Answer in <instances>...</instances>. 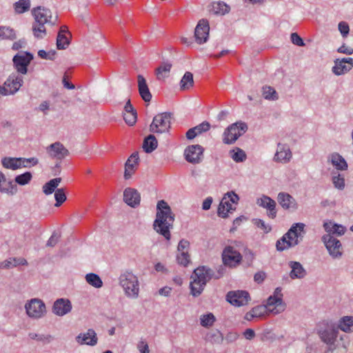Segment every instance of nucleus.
<instances>
[{
	"instance_id": "nucleus-1",
	"label": "nucleus",
	"mask_w": 353,
	"mask_h": 353,
	"mask_svg": "<svg viewBox=\"0 0 353 353\" xmlns=\"http://www.w3.org/2000/svg\"><path fill=\"white\" fill-rule=\"evenodd\" d=\"M157 210L153 228L157 233L163 236L166 240H170L171 237L170 230L173 226L174 215L168 203L164 200H161L157 203Z\"/></svg>"
},
{
	"instance_id": "nucleus-2",
	"label": "nucleus",
	"mask_w": 353,
	"mask_h": 353,
	"mask_svg": "<svg viewBox=\"0 0 353 353\" xmlns=\"http://www.w3.org/2000/svg\"><path fill=\"white\" fill-rule=\"evenodd\" d=\"M305 227L303 223L292 224L289 230L276 241V250L281 252L297 245L303 238Z\"/></svg>"
},
{
	"instance_id": "nucleus-3",
	"label": "nucleus",
	"mask_w": 353,
	"mask_h": 353,
	"mask_svg": "<svg viewBox=\"0 0 353 353\" xmlns=\"http://www.w3.org/2000/svg\"><path fill=\"white\" fill-rule=\"evenodd\" d=\"M219 279V276H216L210 268L205 266L199 267L194 270L191 276L190 290L191 294L194 296H198L203 292L205 285L211 279Z\"/></svg>"
},
{
	"instance_id": "nucleus-4",
	"label": "nucleus",
	"mask_w": 353,
	"mask_h": 353,
	"mask_svg": "<svg viewBox=\"0 0 353 353\" xmlns=\"http://www.w3.org/2000/svg\"><path fill=\"white\" fill-rule=\"evenodd\" d=\"M119 285L125 297L135 300L139 296L140 281L138 276L131 271L122 272L119 277Z\"/></svg>"
},
{
	"instance_id": "nucleus-5",
	"label": "nucleus",
	"mask_w": 353,
	"mask_h": 353,
	"mask_svg": "<svg viewBox=\"0 0 353 353\" xmlns=\"http://www.w3.org/2000/svg\"><path fill=\"white\" fill-rule=\"evenodd\" d=\"M32 13L34 19L33 34L37 39H43L46 35L45 24H53L52 12L50 9L39 6L33 8Z\"/></svg>"
},
{
	"instance_id": "nucleus-6",
	"label": "nucleus",
	"mask_w": 353,
	"mask_h": 353,
	"mask_svg": "<svg viewBox=\"0 0 353 353\" xmlns=\"http://www.w3.org/2000/svg\"><path fill=\"white\" fill-rule=\"evenodd\" d=\"M317 334L322 342L329 346L330 349L336 348L335 343L339 334V327L333 321L325 320L317 326Z\"/></svg>"
},
{
	"instance_id": "nucleus-7",
	"label": "nucleus",
	"mask_w": 353,
	"mask_h": 353,
	"mask_svg": "<svg viewBox=\"0 0 353 353\" xmlns=\"http://www.w3.org/2000/svg\"><path fill=\"white\" fill-rule=\"evenodd\" d=\"M248 130V125L242 121L236 122L229 125L223 134V142L230 145L241 137Z\"/></svg>"
},
{
	"instance_id": "nucleus-8",
	"label": "nucleus",
	"mask_w": 353,
	"mask_h": 353,
	"mask_svg": "<svg viewBox=\"0 0 353 353\" xmlns=\"http://www.w3.org/2000/svg\"><path fill=\"white\" fill-rule=\"evenodd\" d=\"M24 308L26 314L32 319H41L47 314V309L45 303L40 299L34 298L28 301Z\"/></svg>"
},
{
	"instance_id": "nucleus-9",
	"label": "nucleus",
	"mask_w": 353,
	"mask_h": 353,
	"mask_svg": "<svg viewBox=\"0 0 353 353\" xmlns=\"http://www.w3.org/2000/svg\"><path fill=\"white\" fill-rule=\"evenodd\" d=\"M268 312L273 314H278L283 312L285 309V304L283 301V294L281 288H276L273 295H271L267 300L264 305Z\"/></svg>"
},
{
	"instance_id": "nucleus-10",
	"label": "nucleus",
	"mask_w": 353,
	"mask_h": 353,
	"mask_svg": "<svg viewBox=\"0 0 353 353\" xmlns=\"http://www.w3.org/2000/svg\"><path fill=\"white\" fill-rule=\"evenodd\" d=\"M172 114L169 112H163L157 114L150 125V130L153 133H164L170 128Z\"/></svg>"
},
{
	"instance_id": "nucleus-11",
	"label": "nucleus",
	"mask_w": 353,
	"mask_h": 353,
	"mask_svg": "<svg viewBox=\"0 0 353 353\" xmlns=\"http://www.w3.org/2000/svg\"><path fill=\"white\" fill-rule=\"evenodd\" d=\"M239 200V196L234 192L226 193L219 205L218 215L222 218H226L229 212L235 210L233 205L236 204Z\"/></svg>"
},
{
	"instance_id": "nucleus-12",
	"label": "nucleus",
	"mask_w": 353,
	"mask_h": 353,
	"mask_svg": "<svg viewBox=\"0 0 353 353\" xmlns=\"http://www.w3.org/2000/svg\"><path fill=\"white\" fill-rule=\"evenodd\" d=\"M322 241L333 259H340L342 256L343 248L339 240L332 235L325 234L322 236Z\"/></svg>"
},
{
	"instance_id": "nucleus-13",
	"label": "nucleus",
	"mask_w": 353,
	"mask_h": 353,
	"mask_svg": "<svg viewBox=\"0 0 353 353\" xmlns=\"http://www.w3.org/2000/svg\"><path fill=\"white\" fill-rule=\"evenodd\" d=\"M292 155L290 145L288 143L279 142L277 143L273 161L278 163L286 164L292 160Z\"/></svg>"
},
{
	"instance_id": "nucleus-14",
	"label": "nucleus",
	"mask_w": 353,
	"mask_h": 353,
	"mask_svg": "<svg viewBox=\"0 0 353 353\" xmlns=\"http://www.w3.org/2000/svg\"><path fill=\"white\" fill-rule=\"evenodd\" d=\"M32 54L27 52H20L13 57V64L17 71L21 74H26L28 72V65L32 60Z\"/></svg>"
},
{
	"instance_id": "nucleus-15",
	"label": "nucleus",
	"mask_w": 353,
	"mask_h": 353,
	"mask_svg": "<svg viewBox=\"0 0 353 353\" xmlns=\"http://www.w3.org/2000/svg\"><path fill=\"white\" fill-rule=\"evenodd\" d=\"M23 83V78L21 74L17 73L10 74L3 83L7 96L16 94Z\"/></svg>"
},
{
	"instance_id": "nucleus-16",
	"label": "nucleus",
	"mask_w": 353,
	"mask_h": 353,
	"mask_svg": "<svg viewBox=\"0 0 353 353\" xmlns=\"http://www.w3.org/2000/svg\"><path fill=\"white\" fill-rule=\"evenodd\" d=\"M203 148L200 145H191L188 146L184 151L185 160L192 164L201 162L203 157Z\"/></svg>"
},
{
	"instance_id": "nucleus-17",
	"label": "nucleus",
	"mask_w": 353,
	"mask_h": 353,
	"mask_svg": "<svg viewBox=\"0 0 353 353\" xmlns=\"http://www.w3.org/2000/svg\"><path fill=\"white\" fill-rule=\"evenodd\" d=\"M241 254L232 246H227L223 251L222 260L225 265L235 267L240 263Z\"/></svg>"
},
{
	"instance_id": "nucleus-18",
	"label": "nucleus",
	"mask_w": 353,
	"mask_h": 353,
	"mask_svg": "<svg viewBox=\"0 0 353 353\" xmlns=\"http://www.w3.org/2000/svg\"><path fill=\"white\" fill-rule=\"evenodd\" d=\"M250 299L248 292L243 290L230 291L226 295V300L236 307L247 305Z\"/></svg>"
},
{
	"instance_id": "nucleus-19",
	"label": "nucleus",
	"mask_w": 353,
	"mask_h": 353,
	"mask_svg": "<svg viewBox=\"0 0 353 353\" xmlns=\"http://www.w3.org/2000/svg\"><path fill=\"white\" fill-rule=\"evenodd\" d=\"M46 152L49 157L57 160H62L69 154L68 150L59 141L47 146Z\"/></svg>"
},
{
	"instance_id": "nucleus-20",
	"label": "nucleus",
	"mask_w": 353,
	"mask_h": 353,
	"mask_svg": "<svg viewBox=\"0 0 353 353\" xmlns=\"http://www.w3.org/2000/svg\"><path fill=\"white\" fill-rule=\"evenodd\" d=\"M353 68V58L336 59L334 61L332 72L336 76H341L350 72Z\"/></svg>"
},
{
	"instance_id": "nucleus-21",
	"label": "nucleus",
	"mask_w": 353,
	"mask_h": 353,
	"mask_svg": "<svg viewBox=\"0 0 353 353\" xmlns=\"http://www.w3.org/2000/svg\"><path fill=\"white\" fill-rule=\"evenodd\" d=\"M209 31L210 26L208 21L204 19L199 20L194 30V37L196 43L202 44L207 42Z\"/></svg>"
},
{
	"instance_id": "nucleus-22",
	"label": "nucleus",
	"mask_w": 353,
	"mask_h": 353,
	"mask_svg": "<svg viewBox=\"0 0 353 353\" xmlns=\"http://www.w3.org/2000/svg\"><path fill=\"white\" fill-rule=\"evenodd\" d=\"M72 309V303L68 299L60 298L54 302L52 312L58 316H63L69 314Z\"/></svg>"
},
{
	"instance_id": "nucleus-23",
	"label": "nucleus",
	"mask_w": 353,
	"mask_h": 353,
	"mask_svg": "<svg viewBox=\"0 0 353 353\" xmlns=\"http://www.w3.org/2000/svg\"><path fill=\"white\" fill-rule=\"evenodd\" d=\"M256 203L259 207L267 210L268 217L274 219L276 216V203L270 196L263 194L261 197L256 199Z\"/></svg>"
},
{
	"instance_id": "nucleus-24",
	"label": "nucleus",
	"mask_w": 353,
	"mask_h": 353,
	"mask_svg": "<svg viewBox=\"0 0 353 353\" xmlns=\"http://www.w3.org/2000/svg\"><path fill=\"white\" fill-rule=\"evenodd\" d=\"M279 205L285 210L295 211L298 209V203L296 199L290 194L279 192L277 196Z\"/></svg>"
},
{
	"instance_id": "nucleus-25",
	"label": "nucleus",
	"mask_w": 353,
	"mask_h": 353,
	"mask_svg": "<svg viewBox=\"0 0 353 353\" xmlns=\"http://www.w3.org/2000/svg\"><path fill=\"white\" fill-rule=\"evenodd\" d=\"M123 201L129 206L136 208L140 204L141 195L136 189L127 188L123 192Z\"/></svg>"
},
{
	"instance_id": "nucleus-26",
	"label": "nucleus",
	"mask_w": 353,
	"mask_h": 353,
	"mask_svg": "<svg viewBox=\"0 0 353 353\" xmlns=\"http://www.w3.org/2000/svg\"><path fill=\"white\" fill-rule=\"evenodd\" d=\"M97 336L95 331L89 329L86 332L80 333L76 336V341L80 345L94 346L97 343Z\"/></svg>"
},
{
	"instance_id": "nucleus-27",
	"label": "nucleus",
	"mask_w": 353,
	"mask_h": 353,
	"mask_svg": "<svg viewBox=\"0 0 353 353\" xmlns=\"http://www.w3.org/2000/svg\"><path fill=\"white\" fill-rule=\"evenodd\" d=\"M70 33L68 27L63 26L60 28L57 38V47L59 50L66 49L70 44Z\"/></svg>"
},
{
	"instance_id": "nucleus-28",
	"label": "nucleus",
	"mask_w": 353,
	"mask_h": 353,
	"mask_svg": "<svg viewBox=\"0 0 353 353\" xmlns=\"http://www.w3.org/2000/svg\"><path fill=\"white\" fill-rule=\"evenodd\" d=\"M137 85L139 93L142 99L145 102H150L152 99V94L150 92L145 79L141 74L137 76Z\"/></svg>"
},
{
	"instance_id": "nucleus-29",
	"label": "nucleus",
	"mask_w": 353,
	"mask_h": 353,
	"mask_svg": "<svg viewBox=\"0 0 353 353\" xmlns=\"http://www.w3.org/2000/svg\"><path fill=\"white\" fill-rule=\"evenodd\" d=\"M139 154L137 152L133 153L128 159L125 164L124 179H130L134 174L137 165H138Z\"/></svg>"
},
{
	"instance_id": "nucleus-30",
	"label": "nucleus",
	"mask_w": 353,
	"mask_h": 353,
	"mask_svg": "<svg viewBox=\"0 0 353 353\" xmlns=\"http://www.w3.org/2000/svg\"><path fill=\"white\" fill-rule=\"evenodd\" d=\"M323 228L327 232V234H330L332 236H342L345 233L347 230L346 228L344 225L336 223L331 221L325 222L323 223Z\"/></svg>"
},
{
	"instance_id": "nucleus-31",
	"label": "nucleus",
	"mask_w": 353,
	"mask_h": 353,
	"mask_svg": "<svg viewBox=\"0 0 353 353\" xmlns=\"http://www.w3.org/2000/svg\"><path fill=\"white\" fill-rule=\"evenodd\" d=\"M288 265L291 268L290 276L292 279H301L306 276V270L299 262L292 261L288 263Z\"/></svg>"
},
{
	"instance_id": "nucleus-32",
	"label": "nucleus",
	"mask_w": 353,
	"mask_h": 353,
	"mask_svg": "<svg viewBox=\"0 0 353 353\" xmlns=\"http://www.w3.org/2000/svg\"><path fill=\"white\" fill-rule=\"evenodd\" d=\"M328 159L336 170L344 171L347 169L348 165L345 159L339 153L331 154Z\"/></svg>"
},
{
	"instance_id": "nucleus-33",
	"label": "nucleus",
	"mask_w": 353,
	"mask_h": 353,
	"mask_svg": "<svg viewBox=\"0 0 353 353\" xmlns=\"http://www.w3.org/2000/svg\"><path fill=\"white\" fill-rule=\"evenodd\" d=\"M336 325L339 327V330L344 332H353V316H345L339 320Z\"/></svg>"
},
{
	"instance_id": "nucleus-34",
	"label": "nucleus",
	"mask_w": 353,
	"mask_h": 353,
	"mask_svg": "<svg viewBox=\"0 0 353 353\" xmlns=\"http://www.w3.org/2000/svg\"><path fill=\"white\" fill-rule=\"evenodd\" d=\"M3 168L12 170L21 168L19 158L6 157L1 160Z\"/></svg>"
},
{
	"instance_id": "nucleus-35",
	"label": "nucleus",
	"mask_w": 353,
	"mask_h": 353,
	"mask_svg": "<svg viewBox=\"0 0 353 353\" xmlns=\"http://www.w3.org/2000/svg\"><path fill=\"white\" fill-rule=\"evenodd\" d=\"M230 10V7L223 1L213 2L211 11L216 15H224Z\"/></svg>"
},
{
	"instance_id": "nucleus-36",
	"label": "nucleus",
	"mask_w": 353,
	"mask_h": 353,
	"mask_svg": "<svg viewBox=\"0 0 353 353\" xmlns=\"http://www.w3.org/2000/svg\"><path fill=\"white\" fill-rule=\"evenodd\" d=\"M158 145V142L155 137L152 134H150L145 138L143 143V148L147 153H150L154 151Z\"/></svg>"
},
{
	"instance_id": "nucleus-37",
	"label": "nucleus",
	"mask_w": 353,
	"mask_h": 353,
	"mask_svg": "<svg viewBox=\"0 0 353 353\" xmlns=\"http://www.w3.org/2000/svg\"><path fill=\"white\" fill-rule=\"evenodd\" d=\"M61 182V178H54L50 180L48 182L45 183L43 186V192L45 194L49 195L55 192L57 188Z\"/></svg>"
},
{
	"instance_id": "nucleus-38",
	"label": "nucleus",
	"mask_w": 353,
	"mask_h": 353,
	"mask_svg": "<svg viewBox=\"0 0 353 353\" xmlns=\"http://www.w3.org/2000/svg\"><path fill=\"white\" fill-rule=\"evenodd\" d=\"M172 68V64L168 62H163L156 70L157 77L159 80L165 79L168 77Z\"/></svg>"
},
{
	"instance_id": "nucleus-39",
	"label": "nucleus",
	"mask_w": 353,
	"mask_h": 353,
	"mask_svg": "<svg viewBox=\"0 0 353 353\" xmlns=\"http://www.w3.org/2000/svg\"><path fill=\"white\" fill-rule=\"evenodd\" d=\"M193 85V74L190 72H186L180 81V89L181 90H189Z\"/></svg>"
},
{
	"instance_id": "nucleus-40",
	"label": "nucleus",
	"mask_w": 353,
	"mask_h": 353,
	"mask_svg": "<svg viewBox=\"0 0 353 353\" xmlns=\"http://www.w3.org/2000/svg\"><path fill=\"white\" fill-rule=\"evenodd\" d=\"M86 282L95 288H100L103 286V281L99 275L94 273H88L85 275Z\"/></svg>"
},
{
	"instance_id": "nucleus-41",
	"label": "nucleus",
	"mask_w": 353,
	"mask_h": 353,
	"mask_svg": "<svg viewBox=\"0 0 353 353\" xmlns=\"http://www.w3.org/2000/svg\"><path fill=\"white\" fill-rule=\"evenodd\" d=\"M230 157L236 163H241L245 161L246 154L239 148H235L230 151Z\"/></svg>"
},
{
	"instance_id": "nucleus-42",
	"label": "nucleus",
	"mask_w": 353,
	"mask_h": 353,
	"mask_svg": "<svg viewBox=\"0 0 353 353\" xmlns=\"http://www.w3.org/2000/svg\"><path fill=\"white\" fill-rule=\"evenodd\" d=\"M30 8V0H19L14 4V11L17 14H22Z\"/></svg>"
},
{
	"instance_id": "nucleus-43",
	"label": "nucleus",
	"mask_w": 353,
	"mask_h": 353,
	"mask_svg": "<svg viewBox=\"0 0 353 353\" xmlns=\"http://www.w3.org/2000/svg\"><path fill=\"white\" fill-rule=\"evenodd\" d=\"M32 179V174L30 172L17 175L14 177V182L19 185H26L30 183Z\"/></svg>"
},
{
	"instance_id": "nucleus-44",
	"label": "nucleus",
	"mask_w": 353,
	"mask_h": 353,
	"mask_svg": "<svg viewBox=\"0 0 353 353\" xmlns=\"http://www.w3.org/2000/svg\"><path fill=\"white\" fill-rule=\"evenodd\" d=\"M14 39H16V34L12 28L0 26V39L13 40Z\"/></svg>"
},
{
	"instance_id": "nucleus-45",
	"label": "nucleus",
	"mask_w": 353,
	"mask_h": 353,
	"mask_svg": "<svg viewBox=\"0 0 353 353\" xmlns=\"http://www.w3.org/2000/svg\"><path fill=\"white\" fill-rule=\"evenodd\" d=\"M215 316L212 313L203 314L200 316V323L203 327H209L215 322Z\"/></svg>"
},
{
	"instance_id": "nucleus-46",
	"label": "nucleus",
	"mask_w": 353,
	"mask_h": 353,
	"mask_svg": "<svg viewBox=\"0 0 353 353\" xmlns=\"http://www.w3.org/2000/svg\"><path fill=\"white\" fill-rule=\"evenodd\" d=\"M263 97L268 100L275 101L278 99V95L276 90L270 86H264L263 88Z\"/></svg>"
},
{
	"instance_id": "nucleus-47",
	"label": "nucleus",
	"mask_w": 353,
	"mask_h": 353,
	"mask_svg": "<svg viewBox=\"0 0 353 353\" xmlns=\"http://www.w3.org/2000/svg\"><path fill=\"white\" fill-rule=\"evenodd\" d=\"M206 338L210 342L216 343L222 342L223 339L221 332L217 330L209 332L206 335Z\"/></svg>"
},
{
	"instance_id": "nucleus-48",
	"label": "nucleus",
	"mask_w": 353,
	"mask_h": 353,
	"mask_svg": "<svg viewBox=\"0 0 353 353\" xmlns=\"http://www.w3.org/2000/svg\"><path fill=\"white\" fill-rule=\"evenodd\" d=\"M28 336L32 340L41 341L45 343H49L53 339V337L50 334L44 335V334H37L34 332H30V333H29Z\"/></svg>"
},
{
	"instance_id": "nucleus-49",
	"label": "nucleus",
	"mask_w": 353,
	"mask_h": 353,
	"mask_svg": "<svg viewBox=\"0 0 353 353\" xmlns=\"http://www.w3.org/2000/svg\"><path fill=\"white\" fill-rule=\"evenodd\" d=\"M54 199L56 201L54 205L59 207L66 200L65 190L63 188H57L54 192Z\"/></svg>"
},
{
	"instance_id": "nucleus-50",
	"label": "nucleus",
	"mask_w": 353,
	"mask_h": 353,
	"mask_svg": "<svg viewBox=\"0 0 353 353\" xmlns=\"http://www.w3.org/2000/svg\"><path fill=\"white\" fill-rule=\"evenodd\" d=\"M21 168H30L38 164L39 160L36 157L23 158L19 157Z\"/></svg>"
},
{
	"instance_id": "nucleus-51",
	"label": "nucleus",
	"mask_w": 353,
	"mask_h": 353,
	"mask_svg": "<svg viewBox=\"0 0 353 353\" xmlns=\"http://www.w3.org/2000/svg\"><path fill=\"white\" fill-rule=\"evenodd\" d=\"M332 181L335 188L340 190H343L345 188V183L343 175L338 174L336 176H333Z\"/></svg>"
},
{
	"instance_id": "nucleus-52",
	"label": "nucleus",
	"mask_w": 353,
	"mask_h": 353,
	"mask_svg": "<svg viewBox=\"0 0 353 353\" xmlns=\"http://www.w3.org/2000/svg\"><path fill=\"white\" fill-rule=\"evenodd\" d=\"M176 260L179 265L186 267L190 262V255L188 252H179Z\"/></svg>"
},
{
	"instance_id": "nucleus-53",
	"label": "nucleus",
	"mask_w": 353,
	"mask_h": 353,
	"mask_svg": "<svg viewBox=\"0 0 353 353\" xmlns=\"http://www.w3.org/2000/svg\"><path fill=\"white\" fill-rule=\"evenodd\" d=\"M253 223L254 225H256L258 228L263 230L265 233H268L271 231L272 228L270 225L266 224L265 221L260 219H253Z\"/></svg>"
},
{
	"instance_id": "nucleus-54",
	"label": "nucleus",
	"mask_w": 353,
	"mask_h": 353,
	"mask_svg": "<svg viewBox=\"0 0 353 353\" xmlns=\"http://www.w3.org/2000/svg\"><path fill=\"white\" fill-rule=\"evenodd\" d=\"M123 119L125 123L129 125H133L137 119V112H130V113H124Z\"/></svg>"
},
{
	"instance_id": "nucleus-55",
	"label": "nucleus",
	"mask_w": 353,
	"mask_h": 353,
	"mask_svg": "<svg viewBox=\"0 0 353 353\" xmlns=\"http://www.w3.org/2000/svg\"><path fill=\"white\" fill-rule=\"evenodd\" d=\"M338 28L343 38L347 37L350 32V27L347 22L341 21L338 25Z\"/></svg>"
},
{
	"instance_id": "nucleus-56",
	"label": "nucleus",
	"mask_w": 353,
	"mask_h": 353,
	"mask_svg": "<svg viewBox=\"0 0 353 353\" xmlns=\"http://www.w3.org/2000/svg\"><path fill=\"white\" fill-rule=\"evenodd\" d=\"M251 310L252 312L254 314V316H256V318L261 317L266 312H268L264 305H258L256 307H253Z\"/></svg>"
},
{
	"instance_id": "nucleus-57",
	"label": "nucleus",
	"mask_w": 353,
	"mask_h": 353,
	"mask_svg": "<svg viewBox=\"0 0 353 353\" xmlns=\"http://www.w3.org/2000/svg\"><path fill=\"white\" fill-rule=\"evenodd\" d=\"M17 265V259H9L0 263V268L9 269Z\"/></svg>"
},
{
	"instance_id": "nucleus-58",
	"label": "nucleus",
	"mask_w": 353,
	"mask_h": 353,
	"mask_svg": "<svg viewBox=\"0 0 353 353\" xmlns=\"http://www.w3.org/2000/svg\"><path fill=\"white\" fill-rule=\"evenodd\" d=\"M290 39L292 43L297 46L302 47L305 46L303 40L296 32L292 33L290 35Z\"/></svg>"
},
{
	"instance_id": "nucleus-59",
	"label": "nucleus",
	"mask_w": 353,
	"mask_h": 353,
	"mask_svg": "<svg viewBox=\"0 0 353 353\" xmlns=\"http://www.w3.org/2000/svg\"><path fill=\"white\" fill-rule=\"evenodd\" d=\"M60 239V234L56 232H54L50 239L48 240L46 245L48 247H54L59 242Z\"/></svg>"
},
{
	"instance_id": "nucleus-60",
	"label": "nucleus",
	"mask_w": 353,
	"mask_h": 353,
	"mask_svg": "<svg viewBox=\"0 0 353 353\" xmlns=\"http://www.w3.org/2000/svg\"><path fill=\"white\" fill-rule=\"evenodd\" d=\"M38 55L41 59H47V60H52L54 57L55 52L54 51L46 52L44 50H40L38 52Z\"/></svg>"
},
{
	"instance_id": "nucleus-61",
	"label": "nucleus",
	"mask_w": 353,
	"mask_h": 353,
	"mask_svg": "<svg viewBox=\"0 0 353 353\" xmlns=\"http://www.w3.org/2000/svg\"><path fill=\"white\" fill-rule=\"evenodd\" d=\"M194 128L195 131H196L197 134H200L202 132L208 131L210 128V124L207 121H204Z\"/></svg>"
},
{
	"instance_id": "nucleus-62",
	"label": "nucleus",
	"mask_w": 353,
	"mask_h": 353,
	"mask_svg": "<svg viewBox=\"0 0 353 353\" xmlns=\"http://www.w3.org/2000/svg\"><path fill=\"white\" fill-rule=\"evenodd\" d=\"M137 347L140 353H150L149 346L143 339L139 341Z\"/></svg>"
},
{
	"instance_id": "nucleus-63",
	"label": "nucleus",
	"mask_w": 353,
	"mask_h": 353,
	"mask_svg": "<svg viewBox=\"0 0 353 353\" xmlns=\"http://www.w3.org/2000/svg\"><path fill=\"white\" fill-rule=\"evenodd\" d=\"M190 246V243L184 239H182L179 241L178 244V252H188V248Z\"/></svg>"
},
{
	"instance_id": "nucleus-64",
	"label": "nucleus",
	"mask_w": 353,
	"mask_h": 353,
	"mask_svg": "<svg viewBox=\"0 0 353 353\" xmlns=\"http://www.w3.org/2000/svg\"><path fill=\"white\" fill-rule=\"evenodd\" d=\"M337 52L347 55H351L353 54V48L343 44L337 49Z\"/></svg>"
}]
</instances>
